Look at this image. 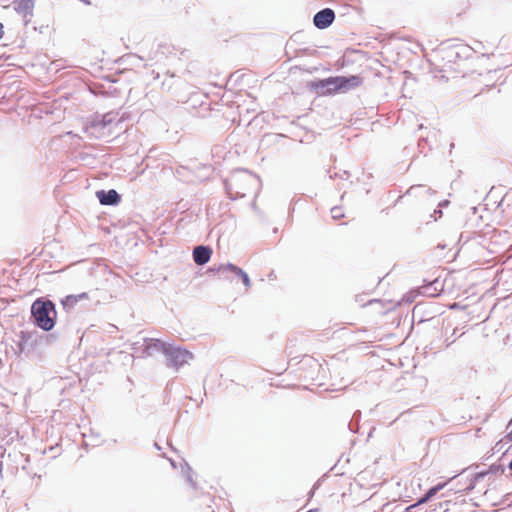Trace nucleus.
Returning a JSON list of instances; mask_svg holds the SVG:
<instances>
[{"instance_id":"nucleus-1","label":"nucleus","mask_w":512,"mask_h":512,"mask_svg":"<svg viewBox=\"0 0 512 512\" xmlns=\"http://www.w3.org/2000/svg\"><path fill=\"white\" fill-rule=\"evenodd\" d=\"M463 46H451L436 51L434 58L430 60L432 71L435 73H452L458 72L456 67L457 60L461 56Z\"/></svg>"},{"instance_id":"nucleus-2","label":"nucleus","mask_w":512,"mask_h":512,"mask_svg":"<svg viewBox=\"0 0 512 512\" xmlns=\"http://www.w3.org/2000/svg\"><path fill=\"white\" fill-rule=\"evenodd\" d=\"M361 83L362 79L356 75L349 77L335 76L313 82L312 86L316 89H325L323 94H335L337 92H347L358 87Z\"/></svg>"},{"instance_id":"nucleus-3","label":"nucleus","mask_w":512,"mask_h":512,"mask_svg":"<svg viewBox=\"0 0 512 512\" xmlns=\"http://www.w3.org/2000/svg\"><path fill=\"white\" fill-rule=\"evenodd\" d=\"M31 314L36 325L44 331H50L55 325L57 312L50 300L37 299L31 306Z\"/></svg>"},{"instance_id":"nucleus-4","label":"nucleus","mask_w":512,"mask_h":512,"mask_svg":"<svg viewBox=\"0 0 512 512\" xmlns=\"http://www.w3.org/2000/svg\"><path fill=\"white\" fill-rule=\"evenodd\" d=\"M154 345L156 348L162 349L175 366H181L193 358L192 353L188 350L181 348H168L165 343L159 340H156Z\"/></svg>"},{"instance_id":"nucleus-5","label":"nucleus","mask_w":512,"mask_h":512,"mask_svg":"<svg viewBox=\"0 0 512 512\" xmlns=\"http://www.w3.org/2000/svg\"><path fill=\"white\" fill-rule=\"evenodd\" d=\"M334 18V11L329 8H326L316 13L313 21L317 28L325 29L332 24Z\"/></svg>"},{"instance_id":"nucleus-6","label":"nucleus","mask_w":512,"mask_h":512,"mask_svg":"<svg viewBox=\"0 0 512 512\" xmlns=\"http://www.w3.org/2000/svg\"><path fill=\"white\" fill-rule=\"evenodd\" d=\"M217 271L219 273H223V274L226 272H232L236 276L241 277L246 288H250V286H251L250 279H249L248 275L241 268H239L233 264L220 265L219 268L217 269Z\"/></svg>"},{"instance_id":"nucleus-7","label":"nucleus","mask_w":512,"mask_h":512,"mask_svg":"<svg viewBox=\"0 0 512 512\" xmlns=\"http://www.w3.org/2000/svg\"><path fill=\"white\" fill-rule=\"evenodd\" d=\"M96 195L102 205H115L120 201L119 194L113 189L107 192L104 190L98 191Z\"/></svg>"},{"instance_id":"nucleus-8","label":"nucleus","mask_w":512,"mask_h":512,"mask_svg":"<svg viewBox=\"0 0 512 512\" xmlns=\"http://www.w3.org/2000/svg\"><path fill=\"white\" fill-rule=\"evenodd\" d=\"M211 249L206 246H197L193 250L194 262L198 265L206 264L211 257Z\"/></svg>"},{"instance_id":"nucleus-9","label":"nucleus","mask_w":512,"mask_h":512,"mask_svg":"<svg viewBox=\"0 0 512 512\" xmlns=\"http://www.w3.org/2000/svg\"><path fill=\"white\" fill-rule=\"evenodd\" d=\"M445 486V483H442V484H438L432 488H430L427 493L418 500L417 503L415 504H412L410 506H408L406 509H405V512H412L413 509H415L417 506L421 505V504H424L426 503L427 501H429L432 497H434L438 491H440L441 489H443Z\"/></svg>"},{"instance_id":"nucleus-10","label":"nucleus","mask_w":512,"mask_h":512,"mask_svg":"<svg viewBox=\"0 0 512 512\" xmlns=\"http://www.w3.org/2000/svg\"><path fill=\"white\" fill-rule=\"evenodd\" d=\"M88 299V294L83 292L78 295H68L62 301L63 306L72 308L74 307L80 300Z\"/></svg>"},{"instance_id":"nucleus-11","label":"nucleus","mask_w":512,"mask_h":512,"mask_svg":"<svg viewBox=\"0 0 512 512\" xmlns=\"http://www.w3.org/2000/svg\"><path fill=\"white\" fill-rule=\"evenodd\" d=\"M332 216L333 218L337 219L340 218L342 215L340 214V211L336 208L332 209Z\"/></svg>"},{"instance_id":"nucleus-12","label":"nucleus","mask_w":512,"mask_h":512,"mask_svg":"<svg viewBox=\"0 0 512 512\" xmlns=\"http://www.w3.org/2000/svg\"><path fill=\"white\" fill-rule=\"evenodd\" d=\"M3 35H4L3 25L0 23V39L3 37Z\"/></svg>"},{"instance_id":"nucleus-13","label":"nucleus","mask_w":512,"mask_h":512,"mask_svg":"<svg viewBox=\"0 0 512 512\" xmlns=\"http://www.w3.org/2000/svg\"><path fill=\"white\" fill-rule=\"evenodd\" d=\"M506 438H508L509 441H512V428H511V431L506 436Z\"/></svg>"},{"instance_id":"nucleus-14","label":"nucleus","mask_w":512,"mask_h":512,"mask_svg":"<svg viewBox=\"0 0 512 512\" xmlns=\"http://www.w3.org/2000/svg\"><path fill=\"white\" fill-rule=\"evenodd\" d=\"M509 469L512 470V461L509 463Z\"/></svg>"}]
</instances>
